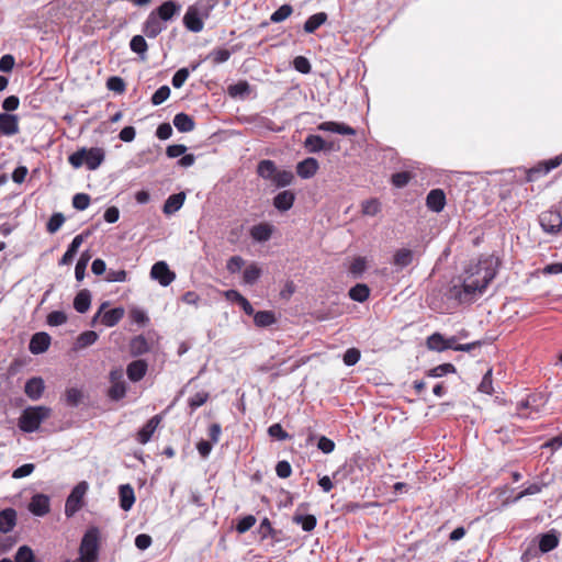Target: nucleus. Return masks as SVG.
<instances>
[{
	"instance_id": "51",
	"label": "nucleus",
	"mask_w": 562,
	"mask_h": 562,
	"mask_svg": "<svg viewBox=\"0 0 562 562\" xmlns=\"http://www.w3.org/2000/svg\"><path fill=\"white\" fill-rule=\"evenodd\" d=\"M66 403L71 407H76L82 400V392L79 389L70 387L66 391Z\"/></svg>"
},
{
	"instance_id": "52",
	"label": "nucleus",
	"mask_w": 562,
	"mask_h": 562,
	"mask_svg": "<svg viewBox=\"0 0 562 562\" xmlns=\"http://www.w3.org/2000/svg\"><path fill=\"white\" fill-rule=\"evenodd\" d=\"M443 345H445V337L439 333L432 334L427 339V347L430 350L443 351L445 350Z\"/></svg>"
},
{
	"instance_id": "16",
	"label": "nucleus",
	"mask_w": 562,
	"mask_h": 562,
	"mask_svg": "<svg viewBox=\"0 0 562 562\" xmlns=\"http://www.w3.org/2000/svg\"><path fill=\"white\" fill-rule=\"evenodd\" d=\"M166 29V25L156 15V13H149L148 18L146 19L143 27V32L145 35L149 38H155L158 36L164 30Z\"/></svg>"
},
{
	"instance_id": "12",
	"label": "nucleus",
	"mask_w": 562,
	"mask_h": 562,
	"mask_svg": "<svg viewBox=\"0 0 562 562\" xmlns=\"http://www.w3.org/2000/svg\"><path fill=\"white\" fill-rule=\"evenodd\" d=\"M162 420L161 415L153 416L137 432L136 440L140 445H146L153 437V434Z\"/></svg>"
},
{
	"instance_id": "57",
	"label": "nucleus",
	"mask_w": 562,
	"mask_h": 562,
	"mask_svg": "<svg viewBox=\"0 0 562 562\" xmlns=\"http://www.w3.org/2000/svg\"><path fill=\"white\" fill-rule=\"evenodd\" d=\"M90 204V196L87 193H77L72 198V206L76 210L83 211Z\"/></svg>"
},
{
	"instance_id": "64",
	"label": "nucleus",
	"mask_w": 562,
	"mask_h": 562,
	"mask_svg": "<svg viewBox=\"0 0 562 562\" xmlns=\"http://www.w3.org/2000/svg\"><path fill=\"white\" fill-rule=\"evenodd\" d=\"M244 263L245 261L240 256H233L228 259L226 268L231 273H236L243 268Z\"/></svg>"
},
{
	"instance_id": "58",
	"label": "nucleus",
	"mask_w": 562,
	"mask_h": 562,
	"mask_svg": "<svg viewBox=\"0 0 562 562\" xmlns=\"http://www.w3.org/2000/svg\"><path fill=\"white\" fill-rule=\"evenodd\" d=\"M190 75V70L188 68H180L176 71V74L172 77L171 83L176 89L181 88L186 80L188 79Z\"/></svg>"
},
{
	"instance_id": "44",
	"label": "nucleus",
	"mask_w": 562,
	"mask_h": 562,
	"mask_svg": "<svg viewBox=\"0 0 562 562\" xmlns=\"http://www.w3.org/2000/svg\"><path fill=\"white\" fill-rule=\"evenodd\" d=\"M209 397L210 394L206 391L198 392L193 396H191L188 401L191 412H194L195 409L204 405L207 402Z\"/></svg>"
},
{
	"instance_id": "4",
	"label": "nucleus",
	"mask_w": 562,
	"mask_h": 562,
	"mask_svg": "<svg viewBox=\"0 0 562 562\" xmlns=\"http://www.w3.org/2000/svg\"><path fill=\"white\" fill-rule=\"evenodd\" d=\"M99 551V533L98 530H88L82 537L79 558L76 560H66L65 562H97Z\"/></svg>"
},
{
	"instance_id": "41",
	"label": "nucleus",
	"mask_w": 562,
	"mask_h": 562,
	"mask_svg": "<svg viewBox=\"0 0 562 562\" xmlns=\"http://www.w3.org/2000/svg\"><path fill=\"white\" fill-rule=\"evenodd\" d=\"M91 256L88 251L81 254L77 265L75 267V277L78 281H82L86 276V269Z\"/></svg>"
},
{
	"instance_id": "59",
	"label": "nucleus",
	"mask_w": 562,
	"mask_h": 562,
	"mask_svg": "<svg viewBox=\"0 0 562 562\" xmlns=\"http://www.w3.org/2000/svg\"><path fill=\"white\" fill-rule=\"evenodd\" d=\"M67 322V315L61 311H54L47 316V324L49 326H59Z\"/></svg>"
},
{
	"instance_id": "15",
	"label": "nucleus",
	"mask_w": 562,
	"mask_h": 562,
	"mask_svg": "<svg viewBox=\"0 0 562 562\" xmlns=\"http://www.w3.org/2000/svg\"><path fill=\"white\" fill-rule=\"evenodd\" d=\"M318 131L322 132H330L336 133L340 135H348V136H355L356 130L345 123L336 122V121H327L323 122L317 126Z\"/></svg>"
},
{
	"instance_id": "32",
	"label": "nucleus",
	"mask_w": 562,
	"mask_h": 562,
	"mask_svg": "<svg viewBox=\"0 0 562 562\" xmlns=\"http://www.w3.org/2000/svg\"><path fill=\"white\" fill-rule=\"evenodd\" d=\"M91 305V293L89 290H81L74 300V307L78 313H86Z\"/></svg>"
},
{
	"instance_id": "60",
	"label": "nucleus",
	"mask_w": 562,
	"mask_h": 562,
	"mask_svg": "<svg viewBox=\"0 0 562 562\" xmlns=\"http://www.w3.org/2000/svg\"><path fill=\"white\" fill-rule=\"evenodd\" d=\"M255 524H256L255 516L247 515V516L243 517L241 519H239L238 524L236 525V530L239 533H245L250 528H252Z\"/></svg>"
},
{
	"instance_id": "17",
	"label": "nucleus",
	"mask_w": 562,
	"mask_h": 562,
	"mask_svg": "<svg viewBox=\"0 0 562 562\" xmlns=\"http://www.w3.org/2000/svg\"><path fill=\"white\" fill-rule=\"evenodd\" d=\"M319 169V164L316 158L307 157L300 161L296 166V173L302 179H310L314 177Z\"/></svg>"
},
{
	"instance_id": "30",
	"label": "nucleus",
	"mask_w": 562,
	"mask_h": 562,
	"mask_svg": "<svg viewBox=\"0 0 562 562\" xmlns=\"http://www.w3.org/2000/svg\"><path fill=\"white\" fill-rule=\"evenodd\" d=\"M83 240H85L83 234H79V235L75 236V238L68 246V249L61 257L59 265H69L74 260V258H75L76 254L78 252V249L81 246V244L83 243Z\"/></svg>"
},
{
	"instance_id": "42",
	"label": "nucleus",
	"mask_w": 562,
	"mask_h": 562,
	"mask_svg": "<svg viewBox=\"0 0 562 562\" xmlns=\"http://www.w3.org/2000/svg\"><path fill=\"white\" fill-rule=\"evenodd\" d=\"M260 276L261 269L256 263H251L244 270L243 279L246 284H254Z\"/></svg>"
},
{
	"instance_id": "21",
	"label": "nucleus",
	"mask_w": 562,
	"mask_h": 562,
	"mask_svg": "<svg viewBox=\"0 0 562 562\" xmlns=\"http://www.w3.org/2000/svg\"><path fill=\"white\" fill-rule=\"evenodd\" d=\"M426 205L434 212L438 213L442 211L446 205V195L443 191L440 189L431 190L427 195Z\"/></svg>"
},
{
	"instance_id": "1",
	"label": "nucleus",
	"mask_w": 562,
	"mask_h": 562,
	"mask_svg": "<svg viewBox=\"0 0 562 562\" xmlns=\"http://www.w3.org/2000/svg\"><path fill=\"white\" fill-rule=\"evenodd\" d=\"M497 262L492 256L482 257L476 262H471L464 270L461 284H453L448 290V297L459 304L472 303L482 295L487 285L496 276Z\"/></svg>"
},
{
	"instance_id": "53",
	"label": "nucleus",
	"mask_w": 562,
	"mask_h": 562,
	"mask_svg": "<svg viewBox=\"0 0 562 562\" xmlns=\"http://www.w3.org/2000/svg\"><path fill=\"white\" fill-rule=\"evenodd\" d=\"M169 95H170V88L168 86H161L151 95V103L154 105H159V104L164 103L169 98Z\"/></svg>"
},
{
	"instance_id": "37",
	"label": "nucleus",
	"mask_w": 562,
	"mask_h": 562,
	"mask_svg": "<svg viewBox=\"0 0 562 562\" xmlns=\"http://www.w3.org/2000/svg\"><path fill=\"white\" fill-rule=\"evenodd\" d=\"M370 295V289L367 284L358 283L349 290V296L356 302H364Z\"/></svg>"
},
{
	"instance_id": "50",
	"label": "nucleus",
	"mask_w": 562,
	"mask_h": 562,
	"mask_svg": "<svg viewBox=\"0 0 562 562\" xmlns=\"http://www.w3.org/2000/svg\"><path fill=\"white\" fill-rule=\"evenodd\" d=\"M362 213L364 215L374 216L381 210V203L376 199H371L362 202Z\"/></svg>"
},
{
	"instance_id": "25",
	"label": "nucleus",
	"mask_w": 562,
	"mask_h": 562,
	"mask_svg": "<svg viewBox=\"0 0 562 562\" xmlns=\"http://www.w3.org/2000/svg\"><path fill=\"white\" fill-rule=\"evenodd\" d=\"M16 522V512L13 508H5L0 512V531L10 532Z\"/></svg>"
},
{
	"instance_id": "43",
	"label": "nucleus",
	"mask_w": 562,
	"mask_h": 562,
	"mask_svg": "<svg viewBox=\"0 0 562 562\" xmlns=\"http://www.w3.org/2000/svg\"><path fill=\"white\" fill-rule=\"evenodd\" d=\"M292 12H293L292 5L283 4L271 14L270 21L273 23L283 22L292 14Z\"/></svg>"
},
{
	"instance_id": "24",
	"label": "nucleus",
	"mask_w": 562,
	"mask_h": 562,
	"mask_svg": "<svg viewBox=\"0 0 562 562\" xmlns=\"http://www.w3.org/2000/svg\"><path fill=\"white\" fill-rule=\"evenodd\" d=\"M184 200H186L184 192H179V193L169 195L168 199L165 201L162 212L166 215H171V214L176 213L177 211H179L182 207Z\"/></svg>"
},
{
	"instance_id": "47",
	"label": "nucleus",
	"mask_w": 562,
	"mask_h": 562,
	"mask_svg": "<svg viewBox=\"0 0 562 562\" xmlns=\"http://www.w3.org/2000/svg\"><path fill=\"white\" fill-rule=\"evenodd\" d=\"M65 216L63 213H54L47 222L46 229L48 233H56L64 224Z\"/></svg>"
},
{
	"instance_id": "11",
	"label": "nucleus",
	"mask_w": 562,
	"mask_h": 562,
	"mask_svg": "<svg viewBox=\"0 0 562 562\" xmlns=\"http://www.w3.org/2000/svg\"><path fill=\"white\" fill-rule=\"evenodd\" d=\"M562 164V154L555 156L548 161L539 164V166L531 168L527 173V181H535L538 175H547L552 169Z\"/></svg>"
},
{
	"instance_id": "34",
	"label": "nucleus",
	"mask_w": 562,
	"mask_h": 562,
	"mask_svg": "<svg viewBox=\"0 0 562 562\" xmlns=\"http://www.w3.org/2000/svg\"><path fill=\"white\" fill-rule=\"evenodd\" d=\"M277 322L272 311H259L254 314V323L258 327H268Z\"/></svg>"
},
{
	"instance_id": "39",
	"label": "nucleus",
	"mask_w": 562,
	"mask_h": 562,
	"mask_svg": "<svg viewBox=\"0 0 562 562\" xmlns=\"http://www.w3.org/2000/svg\"><path fill=\"white\" fill-rule=\"evenodd\" d=\"M294 179V176L291 171H288V170H277L273 178H272V182L279 187V188H283V187H286V186H290L292 183Z\"/></svg>"
},
{
	"instance_id": "7",
	"label": "nucleus",
	"mask_w": 562,
	"mask_h": 562,
	"mask_svg": "<svg viewBox=\"0 0 562 562\" xmlns=\"http://www.w3.org/2000/svg\"><path fill=\"white\" fill-rule=\"evenodd\" d=\"M539 223L546 233L557 234L562 227V216L557 210H548L540 214Z\"/></svg>"
},
{
	"instance_id": "38",
	"label": "nucleus",
	"mask_w": 562,
	"mask_h": 562,
	"mask_svg": "<svg viewBox=\"0 0 562 562\" xmlns=\"http://www.w3.org/2000/svg\"><path fill=\"white\" fill-rule=\"evenodd\" d=\"M292 520L294 524L301 525L304 531H312L317 524L316 517L313 515L295 514Z\"/></svg>"
},
{
	"instance_id": "8",
	"label": "nucleus",
	"mask_w": 562,
	"mask_h": 562,
	"mask_svg": "<svg viewBox=\"0 0 562 562\" xmlns=\"http://www.w3.org/2000/svg\"><path fill=\"white\" fill-rule=\"evenodd\" d=\"M150 277L157 280L160 285L168 286L176 279V273L169 269L165 261H158L153 265Z\"/></svg>"
},
{
	"instance_id": "54",
	"label": "nucleus",
	"mask_w": 562,
	"mask_h": 562,
	"mask_svg": "<svg viewBox=\"0 0 562 562\" xmlns=\"http://www.w3.org/2000/svg\"><path fill=\"white\" fill-rule=\"evenodd\" d=\"M106 88L116 93H123L126 86L121 77L113 76L106 80Z\"/></svg>"
},
{
	"instance_id": "36",
	"label": "nucleus",
	"mask_w": 562,
	"mask_h": 562,
	"mask_svg": "<svg viewBox=\"0 0 562 562\" xmlns=\"http://www.w3.org/2000/svg\"><path fill=\"white\" fill-rule=\"evenodd\" d=\"M276 171H277V167L272 160L265 159L258 164L257 172H258L259 177H261L263 179L272 180Z\"/></svg>"
},
{
	"instance_id": "31",
	"label": "nucleus",
	"mask_w": 562,
	"mask_h": 562,
	"mask_svg": "<svg viewBox=\"0 0 562 562\" xmlns=\"http://www.w3.org/2000/svg\"><path fill=\"white\" fill-rule=\"evenodd\" d=\"M304 148L310 154L321 153L325 148V139L319 135L310 134L304 139Z\"/></svg>"
},
{
	"instance_id": "3",
	"label": "nucleus",
	"mask_w": 562,
	"mask_h": 562,
	"mask_svg": "<svg viewBox=\"0 0 562 562\" xmlns=\"http://www.w3.org/2000/svg\"><path fill=\"white\" fill-rule=\"evenodd\" d=\"M104 157L105 154L102 148L91 147L75 151L69 156L68 160L74 168L86 165L89 170H95L103 162Z\"/></svg>"
},
{
	"instance_id": "40",
	"label": "nucleus",
	"mask_w": 562,
	"mask_h": 562,
	"mask_svg": "<svg viewBox=\"0 0 562 562\" xmlns=\"http://www.w3.org/2000/svg\"><path fill=\"white\" fill-rule=\"evenodd\" d=\"M130 47L132 52L140 55L142 59H145V54L147 52V43L142 35H135L132 37L130 42Z\"/></svg>"
},
{
	"instance_id": "61",
	"label": "nucleus",
	"mask_w": 562,
	"mask_h": 562,
	"mask_svg": "<svg viewBox=\"0 0 562 562\" xmlns=\"http://www.w3.org/2000/svg\"><path fill=\"white\" fill-rule=\"evenodd\" d=\"M479 391L485 394L493 393L492 369L487 370L486 373L483 375V379L479 385Z\"/></svg>"
},
{
	"instance_id": "27",
	"label": "nucleus",
	"mask_w": 562,
	"mask_h": 562,
	"mask_svg": "<svg viewBox=\"0 0 562 562\" xmlns=\"http://www.w3.org/2000/svg\"><path fill=\"white\" fill-rule=\"evenodd\" d=\"M559 544V537L554 530L542 533L539 538V550L542 553H548L555 549Z\"/></svg>"
},
{
	"instance_id": "55",
	"label": "nucleus",
	"mask_w": 562,
	"mask_h": 562,
	"mask_svg": "<svg viewBox=\"0 0 562 562\" xmlns=\"http://www.w3.org/2000/svg\"><path fill=\"white\" fill-rule=\"evenodd\" d=\"M214 64H223L227 61L231 57V52L226 48H217L213 49L210 55Z\"/></svg>"
},
{
	"instance_id": "23",
	"label": "nucleus",
	"mask_w": 562,
	"mask_h": 562,
	"mask_svg": "<svg viewBox=\"0 0 562 562\" xmlns=\"http://www.w3.org/2000/svg\"><path fill=\"white\" fill-rule=\"evenodd\" d=\"M273 226L268 223H260L250 228V236L254 240L265 243L271 238Z\"/></svg>"
},
{
	"instance_id": "5",
	"label": "nucleus",
	"mask_w": 562,
	"mask_h": 562,
	"mask_svg": "<svg viewBox=\"0 0 562 562\" xmlns=\"http://www.w3.org/2000/svg\"><path fill=\"white\" fill-rule=\"evenodd\" d=\"M89 490L86 481L79 482L68 495L65 503V515L69 518L78 513L85 505V496Z\"/></svg>"
},
{
	"instance_id": "6",
	"label": "nucleus",
	"mask_w": 562,
	"mask_h": 562,
	"mask_svg": "<svg viewBox=\"0 0 562 562\" xmlns=\"http://www.w3.org/2000/svg\"><path fill=\"white\" fill-rule=\"evenodd\" d=\"M109 305L108 302L101 304L99 311L92 319V324H95L97 319L102 315L101 322L106 327H113L117 325L125 315L123 307H115L103 313V310Z\"/></svg>"
},
{
	"instance_id": "62",
	"label": "nucleus",
	"mask_w": 562,
	"mask_h": 562,
	"mask_svg": "<svg viewBox=\"0 0 562 562\" xmlns=\"http://www.w3.org/2000/svg\"><path fill=\"white\" fill-rule=\"evenodd\" d=\"M360 357V351L357 348H349L344 355V363L348 367L355 366Z\"/></svg>"
},
{
	"instance_id": "14",
	"label": "nucleus",
	"mask_w": 562,
	"mask_h": 562,
	"mask_svg": "<svg viewBox=\"0 0 562 562\" xmlns=\"http://www.w3.org/2000/svg\"><path fill=\"white\" fill-rule=\"evenodd\" d=\"M50 346V336L47 333L40 331L32 336L29 350L33 355H40L45 352Z\"/></svg>"
},
{
	"instance_id": "13",
	"label": "nucleus",
	"mask_w": 562,
	"mask_h": 562,
	"mask_svg": "<svg viewBox=\"0 0 562 562\" xmlns=\"http://www.w3.org/2000/svg\"><path fill=\"white\" fill-rule=\"evenodd\" d=\"M181 11V5L176 1L169 0L161 3L156 10L151 13H156V15L162 22L170 21L175 15H178Z\"/></svg>"
},
{
	"instance_id": "10",
	"label": "nucleus",
	"mask_w": 562,
	"mask_h": 562,
	"mask_svg": "<svg viewBox=\"0 0 562 562\" xmlns=\"http://www.w3.org/2000/svg\"><path fill=\"white\" fill-rule=\"evenodd\" d=\"M50 499L45 494H35L29 504V510L35 515L43 517L49 513Z\"/></svg>"
},
{
	"instance_id": "22",
	"label": "nucleus",
	"mask_w": 562,
	"mask_h": 562,
	"mask_svg": "<svg viewBox=\"0 0 562 562\" xmlns=\"http://www.w3.org/2000/svg\"><path fill=\"white\" fill-rule=\"evenodd\" d=\"M294 201L295 194L290 190H284L273 198V205L277 210L285 212L293 206Z\"/></svg>"
},
{
	"instance_id": "29",
	"label": "nucleus",
	"mask_w": 562,
	"mask_h": 562,
	"mask_svg": "<svg viewBox=\"0 0 562 562\" xmlns=\"http://www.w3.org/2000/svg\"><path fill=\"white\" fill-rule=\"evenodd\" d=\"M173 125L180 133H188L194 130V120L187 113H178L173 117Z\"/></svg>"
},
{
	"instance_id": "18",
	"label": "nucleus",
	"mask_w": 562,
	"mask_h": 562,
	"mask_svg": "<svg viewBox=\"0 0 562 562\" xmlns=\"http://www.w3.org/2000/svg\"><path fill=\"white\" fill-rule=\"evenodd\" d=\"M0 131L2 135L12 136L19 133V119L14 114L0 113Z\"/></svg>"
},
{
	"instance_id": "9",
	"label": "nucleus",
	"mask_w": 562,
	"mask_h": 562,
	"mask_svg": "<svg viewBox=\"0 0 562 562\" xmlns=\"http://www.w3.org/2000/svg\"><path fill=\"white\" fill-rule=\"evenodd\" d=\"M111 387L109 389V397L114 401L123 398L126 394L125 382L121 370H114L110 373Z\"/></svg>"
},
{
	"instance_id": "48",
	"label": "nucleus",
	"mask_w": 562,
	"mask_h": 562,
	"mask_svg": "<svg viewBox=\"0 0 562 562\" xmlns=\"http://www.w3.org/2000/svg\"><path fill=\"white\" fill-rule=\"evenodd\" d=\"M367 269V261H366V258L364 257H357L352 260L350 267H349V272L358 278V277H361L362 273L366 271Z\"/></svg>"
},
{
	"instance_id": "2",
	"label": "nucleus",
	"mask_w": 562,
	"mask_h": 562,
	"mask_svg": "<svg viewBox=\"0 0 562 562\" xmlns=\"http://www.w3.org/2000/svg\"><path fill=\"white\" fill-rule=\"evenodd\" d=\"M50 413L52 409L46 406H29L19 418V428L24 432H34L50 416Z\"/></svg>"
},
{
	"instance_id": "26",
	"label": "nucleus",
	"mask_w": 562,
	"mask_h": 562,
	"mask_svg": "<svg viewBox=\"0 0 562 562\" xmlns=\"http://www.w3.org/2000/svg\"><path fill=\"white\" fill-rule=\"evenodd\" d=\"M147 372V364L143 360H135L127 366V376L133 382L140 381Z\"/></svg>"
},
{
	"instance_id": "49",
	"label": "nucleus",
	"mask_w": 562,
	"mask_h": 562,
	"mask_svg": "<svg viewBox=\"0 0 562 562\" xmlns=\"http://www.w3.org/2000/svg\"><path fill=\"white\" fill-rule=\"evenodd\" d=\"M456 371V368L453 364L451 363H443V364H439L432 369H430L428 372H427V375L428 376H431V378H440V376H443L448 373H452Z\"/></svg>"
},
{
	"instance_id": "28",
	"label": "nucleus",
	"mask_w": 562,
	"mask_h": 562,
	"mask_svg": "<svg viewBox=\"0 0 562 562\" xmlns=\"http://www.w3.org/2000/svg\"><path fill=\"white\" fill-rule=\"evenodd\" d=\"M120 506L123 510H130L135 502L134 490L130 484L120 486Z\"/></svg>"
},
{
	"instance_id": "19",
	"label": "nucleus",
	"mask_w": 562,
	"mask_h": 562,
	"mask_svg": "<svg viewBox=\"0 0 562 562\" xmlns=\"http://www.w3.org/2000/svg\"><path fill=\"white\" fill-rule=\"evenodd\" d=\"M184 26L194 33H199L203 30L204 23L198 13L196 8L189 7L183 16Z\"/></svg>"
},
{
	"instance_id": "33",
	"label": "nucleus",
	"mask_w": 562,
	"mask_h": 562,
	"mask_svg": "<svg viewBox=\"0 0 562 562\" xmlns=\"http://www.w3.org/2000/svg\"><path fill=\"white\" fill-rule=\"evenodd\" d=\"M414 252L407 248H401L393 256V263L398 268H405L413 262Z\"/></svg>"
},
{
	"instance_id": "63",
	"label": "nucleus",
	"mask_w": 562,
	"mask_h": 562,
	"mask_svg": "<svg viewBox=\"0 0 562 562\" xmlns=\"http://www.w3.org/2000/svg\"><path fill=\"white\" fill-rule=\"evenodd\" d=\"M293 66L295 70H297L301 74H308L312 68L308 59L304 56L295 57L293 60Z\"/></svg>"
},
{
	"instance_id": "46",
	"label": "nucleus",
	"mask_w": 562,
	"mask_h": 562,
	"mask_svg": "<svg viewBox=\"0 0 562 562\" xmlns=\"http://www.w3.org/2000/svg\"><path fill=\"white\" fill-rule=\"evenodd\" d=\"M15 562H35L33 550L29 546H21L15 553Z\"/></svg>"
},
{
	"instance_id": "35",
	"label": "nucleus",
	"mask_w": 562,
	"mask_h": 562,
	"mask_svg": "<svg viewBox=\"0 0 562 562\" xmlns=\"http://www.w3.org/2000/svg\"><path fill=\"white\" fill-rule=\"evenodd\" d=\"M327 20L325 12L311 15L304 23V31L308 34L314 33Z\"/></svg>"
},
{
	"instance_id": "20",
	"label": "nucleus",
	"mask_w": 562,
	"mask_h": 562,
	"mask_svg": "<svg viewBox=\"0 0 562 562\" xmlns=\"http://www.w3.org/2000/svg\"><path fill=\"white\" fill-rule=\"evenodd\" d=\"M45 385L42 378H31L26 381L24 392L32 401H37L43 395Z\"/></svg>"
},
{
	"instance_id": "45",
	"label": "nucleus",
	"mask_w": 562,
	"mask_h": 562,
	"mask_svg": "<svg viewBox=\"0 0 562 562\" xmlns=\"http://www.w3.org/2000/svg\"><path fill=\"white\" fill-rule=\"evenodd\" d=\"M98 339V334L93 330H87L80 334L77 338V347L86 348L93 345Z\"/></svg>"
},
{
	"instance_id": "56",
	"label": "nucleus",
	"mask_w": 562,
	"mask_h": 562,
	"mask_svg": "<svg viewBox=\"0 0 562 562\" xmlns=\"http://www.w3.org/2000/svg\"><path fill=\"white\" fill-rule=\"evenodd\" d=\"M127 279V272L123 269L113 270L109 269L104 280L106 282H125Z\"/></svg>"
}]
</instances>
